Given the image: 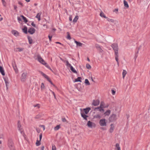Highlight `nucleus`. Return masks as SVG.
Instances as JSON below:
<instances>
[{
	"instance_id": "nucleus-1",
	"label": "nucleus",
	"mask_w": 150,
	"mask_h": 150,
	"mask_svg": "<svg viewBox=\"0 0 150 150\" xmlns=\"http://www.w3.org/2000/svg\"><path fill=\"white\" fill-rule=\"evenodd\" d=\"M111 47L114 51L115 59L116 62H117L118 66H119V54L118 53V47L117 44L116 43H114L112 45Z\"/></svg>"
},
{
	"instance_id": "nucleus-2",
	"label": "nucleus",
	"mask_w": 150,
	"mask_h": 150,
	"mask_svg": "<svg viewBox=\"0 0 150 150\" xmlns=\"http://www.w3.org/2000/svg\"><path fill=\"white\" fill-rule=\"evenodd\" d=\"M117 118V115L115 114H112L109 118V120L111 122L115 121Z\"/></svg>"
},
{
	"instance_id": "nucleus-3",
	"label": "nucleus",
	"mask_w": 150,
	"mask_h": 150,
	"mask_svg": "<svg viewBox=\"0 0 150 150\" xmlns=\"http://www.w3.org/2000/svg\"><path fill=\"white\" fill-rule=\"evenodd\" d=\"M87 125L88 127L91 128H95L96 126V124L94 122H91L90 121H88Z\"/></svg>"
},
{
	"instance_id": "nucleus-4",
	"label": "nucleus",
	"mask_w": 150,
	"mask_h": 150,
	"mask_svg": "<svg viewBox=\"0 0 150 150\" xmlns=\"http://www.w3.org/2000/svg\"><path fill=\"white\" fill-rule=\"evenodd\" d=\"M100 126L101 127H104L106 126L107 122L105 119H101L99 122Z\"/></svg>"
},
{
	"instance_id": "nucleus-5",
	"label": "nucleus",
	"mask_w": 150,
	"mask_h": 150,
	"mask_svg": "<svg viewBox=\"0 0 150 150\" xmlns=\"http://www.w3.org/2000/svg\"><path fill=\"white\" fill-rule=\"evenodd\" d=\"M27 72H23L22 74L21 78V81L22 82H24L25 81L27 76Z\"/></svg>"
},
{
	"instance_id": "nucleus-6",
	"label": "nucleus",
	"mask_w": 150,
	"mask_h": 150,
	"mask_svg": "<svg viewBox=\"0 0 150 150\" xmlns=\"http://www.w3.org/2000/svg\"><path fill=\"white\" fill-rule=\"evenodd\" d=\"M37 59L38 61L42 64L43 65L46 64V63L45 62L40 55H38L37 56Z\"/></svg>"
},
{
	"instance_id": "nucleus-7",
	"label": "nucleus",
	"mask_w": 150,
	"mask_h": 150,
	"mask_svg": "<svg viewBox=\"0 0 150 150\" xmlns=\"http://www.w3.org/2000/svg\"><path fill=\"white\" fill-rule=\"evenodd\" d=\"M18 128L19 130L20 131L21 133L22 134H23V136H24V133L23 132V129H22L21 128V125L20 124V121H18Z\"/></svg>"
},
{
	"instance_id": "nucleus-8",
	"label": "nucleus",
	"mask_w": 150,
	"mask_h": 150,
	"mask_svg": "<svg viewBox=\"0 0 150 150\" xmlns=\"http://www.w3.org/2000/svg\"><path fill=\"white\" fill-rule=\"evenodd\" d=\"M35 30L33 28H30L28 31V32L31 34H33L35 33Z\"/></svg>"
},
{
	"instance_id": "nucleus-9",
	"label": "nucleus",
	"mask_w": 150,
	"mask_h": 150,
	"mask_svg": "<svg viewBox=\"0 0 150 150\" xmlns=\"http://www.w3.org/2000/svg\"><path fill=\"white\" fill-rule=\"evenodd\" d=\"M100 101L98 100H93L92 105L95 106H96L99 105Z\"/></svg>"
},
{
	"instance_id": "nucleus-10",
	"label": "nucleus",
	"mask_w": 150,
	"mask_h": 150,
	"mask_svg": "<svg viewBox=\"0 0 150 150\" xmlns=\"http://www.w3.org/2000/svg\"><path fill=\"white\" fill-rule=\"evenodd\" d=\"M4 79L5 82L6 89L8 90V84H9L8 79L7 78H4Z\"/></svg>"
},
{
	"instance_id": "nucleus-11",
	"label": "nucleus",
	"mask_w": 150,
	"mask_h": 150,
	"mask_svg": "<svg viewBox=\"0 0 150 150\" xmlns=\"http://www.w3.org/2000/svg\"><path fill=\"white\" fill-rule=\"evenodd\" d=\"M102 117V115L100 113H98L94 116V118H95L100 119Z\"/></svg>"
},
{
	"instance_id": "nucleus-12",
	"label": "nucleus",
	"mask_w": 150,
	"mask_h": 150,
	"mask_svg": "<svg viewBox=\"0 0 150 150\" xmlns=\"http://www.w3.org/2000/svg\"><path fill=\"white\" fill-rule=\"evenodd\" d=\"M94 110H98V111L102 112H104V110L100 106L95 108Z\"/></svg>"
},
{
	"instance_id": "nucleus-13",
	"label": "nucleus",
	"mask_w": 150,
	"mask_h": 150,
	"mask_svg": "<svg viewBox=\"0 0 150 150\" xmlns=\"http://www.w3.org/2000/svg\"><path fill=\"white\" fill-rule=\"evenodd\" d=\"M12 33L15 36L17 37L19 35V33L15 30H13L12 31Z\"/></svg>"
},
{
	"instance_id": "nucleus-14",
	"label": "nucleus",
	"mask_w": 150,
	"mask_h": 150,
	"mask_svg": "<svg viewBox=\"0 0 150 150\" xmlns=\"http://www.w3.org/2000/svg\"><path fill=\"white\" fill-rule=\"evenodd\" d=\"M91 110V108L89 107H88L85 109H83V111L86 114H87Z\"/></svg>"
},
{
	"instance_id": "nucleus-15",
	"label": "nucleus",
	"mask_w": 150,
	"mask_h": 150,
	"mask_svg": "<svg viewBox=\"0 0 150 150\" xmlns=\"http://www.w3.org/2000/svg\"><path fill=\"white\" fill-rule=\"evenodd\" d=\"M96 47L97 48L98 50L100 52H102L103 50L100 47L98 44H96L95 45Z\"/></svg>"
},
{
	"instance_id": "nucleus-16",
	"label": "nucleus",
	"mask_w": 150,
	"mask_h": 150,
	"mask_svg": "<svg viewBox=\"0 0 150 150\" xmlns=\"http://www.w3.org/2000/svg\"><path fill=\"white\" fill-rule=\"evenodd\" d=\"M111 127L109 129V132L110 133H112L113 132L114 128V126L112 124L110 125Z\"/></svg>"
},
{
	"instance_id": "nucleus-17",
	"label": "nucleus",
	"mask_w": 150,
	"mask_h": 150,
	"mask_svg": "<svg viewBox=\"0 0 150 150\" xmlns=\"http://www.w3.org/2000/svg\"><path fill=\"white\" fill-rule=\"evenodd\" d=\"M81 115L83 119L84 120H87V117H88V116L86 115L84 113H81Z\"/></svg>"
},
{
	"instance_id": "nucleus-18",
	"label": "nucleus",
	"mask_w": 150,
	"mask_h": 150,
	"mask_svg": "<svg viewBox=\"0 0 150 150\" xmlns=\"http://www.w3.org/2000/svg\"><path fill=\"white\" fill-rule=\"evenodd\" d=\"M0 72L3 76L5 75V73L3 68L1 67H0Z\"/></svg>"
},
{
	"instance_id": "nucleus-19",
	"label": "nucleus",
	"mask_w": 150,
	"mask_h": 150,
	"mask_svg": "<svg viewBox=\"0 0 150 150\" xmlns=\"http://www.w3.org/2000/svg\"><path fill=\"white\" fill-rule=\"evenodd\" d=\"M15 64V62H14V64H12V65L13 67L14 68V69L16 72V73H17L18 72V69L16 67V66L15 64Z\"/></svg>"
},
{
	"instance_id": "nucleus-20",
	"label": "nucleus",
	"mask_w": 150,
	"mask_h": 150,
	"mask_svg": "<svg viewBox=\"0 0 150 150\" xmlns=\"http://www.w3.org/2000/svg\"><path fill=\"white\" fill-rule=\"evenodd\" d=\"M75 42L77 46L81 47L83 45V44L80 42H78L76 41H75Z\"/></svg>"
},
{
	"instance_id": "nucleus-21",
	"label": "nucleus",
	"mask_w": 150,
	"mask_h": 150,
	"mask_svg": "<svg viewBox=\"0 0 150 150\" xmlns=\"http://www.w3.org/2000/svg\"><path fill=\"white\" fill-rule=\"evenodd\" d=\"M70 69L74 73L77 74V71L73 67L71 66V67H70Z\"/></svg>"
},
{
	"instance_id": "nucleus-22",
	"label": "nucleus",
	"mask_w": 150,
	"mask_h": 150,
	"mask_svg": "<svg viewBox=\"0 0 150 150\" xmlns=\"http://www.w3.org/2000/svg\"><path fill=\"white\" fill-rule=\"evenodd\" d=\"M123 2L125 6L127 8H129V5L127 2L125 0H124Z\"/></svg>"
},
{
	"instance_id": "nucleus-23",
	"label": "nucleus",
	"mask_w": 150,
	"mask_h": 150,
	"mask_svg": "<svg viewBox=\"0 0 150 150\" xmlns=\"http://www.w3.org/2000/svg\"><path fill=\"white\" fill-rule=\"evenodd\" d=\"M20 17H21L24 20V22L25 23H26L28 22V21L27 19L25 17L21 15L20 16Z\"/></svg>"
},
{
	"instance_id": "nucleus-24",
	"label": "nucleus",
	"mask_w": 150,
	"mask_h": 150,
	"mask_svg": "<svg viewBox=\"0 0 150 150\" xmlns=\"http://www.w3.org/2000/svg\"><path fill=\"white\" fill-rule=\"evenodd\" d=\"M115 149H117V150H121L119 146V144L118 143L116 144L115 145Z\"/></svg>"
},
{
	"instance_id": "nucleus-25",
	"label": "nucleus",
	"mask_w": 150,
	"mask_h": 150,
	"mask_svg": "<svg viewBox=\"0 0 150 150\" xmlns=\"http://www.w3.org/2000/svg\"><path fill=\"white\" fill-rule=\"evenodd\" d=\"M110 110H107V111L104 113V114L105 116H108L110 114Z\"/></svg>"
},
{
	"instance_id": "nucleus-26",
	"label": "nucleus",
	"mask_w": 150,
	"mask_h": 150,
	"mask_svg": "<svg viewBox=\"0 0 150 150\" xmlns=\"http://www.w3.org/2000/svg\"><path fill=\"white\" fill-rule=\"evenodd\" d=\"M127 73V71L125 70H123V72H122V77L123 79L124 78Z\"/></svg>"
},
{
	"instance_id": "nucleus-27",
	"label": "nucleus",
	"mask_w": 150,
	"mask_h": 150,
	"mask_svg": "<svg viewBox=\"0 0 150 150\" xmlns=\"http://www.w3.org/2000/svg\"><path fill=\"white\" fill-rule=\"evenodd\" d=\"M81 77H79L77 78V79H76L74 81V82H81Z\"/></svg>"
},
{
	"instance_id": "nucleus-28",
	"label": "nucleus",
	"mask_w": 150,
	"mask_h": 150,
	"mask_svg": "<svg viewBox=\"0 0 150 150\" xmlns=\"http://www.w3.org/2000/svg\"><path fill=\"white\" fill-rule=\"evenodd\" d=\"M28 39L30 44H31L32 43L33 40L31 37L28 36Z\"/></svg>"
},
{
	"instance_id": "nucleus-29",
	"label": "nucleus",
	"mask_w": 150,
	"mask_h": 150,
	"mask_svg": "<svg viewBox=\"0 0 150 150\" xmlns=\"http://www.w3.org/2000/svg\"><path fill=\"white\" fill-rule=\"evenodd\" d=\"M23 32L25 34L27 33V28L26 27H25L23 28Z\"/></svg>"
},
{
	"instance_id": "nucleus-30",
	"label": "nucleus",
	"mask_w": 150,
	"mask_h": 150,
	"mask_svg": "<svg viewBox=\"0 0 150 150\" xmlns=\"http://www.w3.org/2000/svg\"><path fill=\"white\" fill-rule=\"evenodd\" d=\"M60 128V125H57L56 127H54V130L55 131H57Z\"/></svg>"
},
{
	"instance_id": "nucleus-31",
	"label": "nucleus",
	"mask_w": 150,
	"mask_h": 150,
	"mask_svg": "<svg viewBox=\"0 0 150 150\" xmlns=\"http://www.w3.org/2000/svg\"><path fill=\"white\" fill-rule=\"evenodd\" d=\"M100 16L101 17H104L105 18H108L107 17H106V16H105V15H104V13L103 12H101L100 13Z\"/></svg>"
},
{
	"instance_id": "nucleus-32",
	"label": "nucleus",
	"mask_w": 150,
	"mask_h": 150,
	"mask_svg": "<svg viewBox=\"0 0 150 150\" xmlns=\"http://www.w3.org/2000/svg\"><path fill=\"white\" fill-rule=\"evenodd\" d=\"M16 49L17 50H16V51H18V52H21L22 51H23V50L24 48H17Z\"/></svg>"
},
{
	"instance_id": "nucleus-33",
	"label": "nucleus",
	"mask_w": 150,
	"mask_h": 150,
	"mask_svg": "<svg viewBox=\"0 0 150 150\" xmlns=\"http://www.w3.org/2000/svg\"><path fill=\"white\" fill-rule=\"evenodd\" d=\"M41 74L44 76V77L46 78V79H48V78L49 77L47 76L45 74H44L42 72L40 71Z\"/></svg>"
},
{
	"instance_id": "nucleus-34",
	"label": "nucleus",
	"mask_w": 150,
	"mask_h": 150,
	"mask_svg": "<svg viewBox=\"0 0 150 150\" xmlns=\"http://www.w3.org/2000/svg\"><path fill=\"white\" fill-rule=\"evenodd\" d=\"M85 83L86 85H90L88 80L87 79L85 80Z\"/></svg>"
},
{
	"instance_id": "nucleus-35",
	"label": "nucleus",
	"mask_w": 150,
	"mask_h": 150,
	"mask_svg": "<svg viewBox=\"0 0 150 150\" xmlns=\"http://www.w3.org/2000/svg\"><path fill=\"white\" fill-rule=\"evenodd\" d=\"M78 19V16H76L73 20V22H76L77 20Z\"/></svg>"
},
{
	"instance_id": "nucleus-36",
	"label": "nucleus",
	"mask_w": 150,
	"mask_h": 150,
	"mask_svg": "<svg viewBox=\"0 0 150 150\" xmlns=\"http://www.w3.org/2000/svg\"><path fill=\"white\" fill-rule=\"evenodd\" d=\"M40 140L39 141L38 140H37L36 141V145L37 146H39L40 145Z\"/></svg>"
},
{
	"instance_id": "nucleus-37",
	"label": "nucleus",
	"mask_w": 150,
	"mask_h": 150,
	"mask_svg": "<svg viewBox=\"0 0 150 150\" xmlns=\"http://www.w3.org/2000/svg\"><path fill=\"white\" fill-rule=\"evenodd\" d=\"M47 79V80L52 85L54 86L55 87V88H57V87H56L53 84V83H52V82L50 80V79L48 77V79Z\"/></svg>"
},
{
	"instance_id": "nucleus-38",
	"label": "nucleus",
	"mask_w": 150,
	"mask_h": 150,
	"mask_svg": "<svg viewBox=\"0 0 150 150\" xmlns=\"http://www.w3.org/2000/svg\"><path fill=\"white\" fill-rule=\"evenodd\" d=\"M67 39L69 40H70L71 39V38L70 36L69 35V32H67Z\"/></svg>"
},
{
	"instance_id": "nucleus-39",
	"label": "nucleus",
	"mask_w": 150,
	"mask_h": 150,
	"mask_svg": "<svg viewBox=\"0 0 150 150\" xmlns=\"http://www.w3.org/2000/svg\"><path fill=\"white\" fill-rule=\"evenodd\" d=\"M86 68L88 69H90L91 68V66H90V65L89 64H86Z\"/></svg>"
},
{
	"instance_id": "nucleus-40",
	"label": "nucleus",
	"mask_w": 150,
	"mask_h": 150,
	"mask_svg": "<svg viewBox=\"0 0 150 150\" xmlns=\"http://www.w3.org/2000/svg\"><path fill=\"white\" fill-rule=\"evenodd\" d=\"M41 88L42 90H43L45 88V85L44 83H41Z\"/></svg>"
},
{
	"instance_id": "nucleus-41",
	"label": "nucleus",
	"mask_w": 150,
	"mask_h": 150,
	"mask_svg": "<svg viewBox=\"0 0 150 150\" xmlns=\"http://www.w3.org/2000/svg\"><path fill=\"white\" fill-rule=\"evenodd\" d=\"M65 62L66 63V65L67 66L69 67H71V65L70 64L68 61L67 60Z\"/></svg>"
},
{
	"instance_id": "nucleus-42",
	"label": "nucleus",
	"mask_w": 150,
	"mask_h": 150,
	"mask_svg": "<svg viewBox=\"0 0 150 150\" xmlns=\"http://www.w3.org/2000/svg\"><path fill=\"white\" fill-rule=\"evenodd\" d=\"M33 106L34 107H37L38 108H40V105L39 104H37L36 105H33Z\"/></svg>"
},
{
	"instance_id": "nucleus-43",
	"label": "nucleus",
	"mask_w": 150,
	"mask_h": 150,
	"mask_svg": "<svg viewBox=\"0 0 150 150\" xmlns=\"http://www.w3.org/2000/svg\"><path fill=\"white\" fill-rule=\"evenodd\" d=\"M107 18L108 21L109 22H111L112 23H114V20L112 19H111L108 18Z\"/></svg>"
},
{
	"instance_id": "nucleus-44",
	"label": "nucleus",
	"mask_w": 150,
	"mask_h": 150,
	"mask_svg": "<svg viewBox=\"0 0 150 150\" xmlns=\"http://www.w3.org/2000/svg\"><path fill=\"white\" fill-rule=\"evenodd\" d=\"M74 149H75L76 150H77V145L76 144H74Z\"/></svg>"
},
{
	"instance_id": "nucleus-45",
	"label": "nucleus",
	"mask_w": 150,
	"mask_h": 150,
	"mask_svg": "<svg viewBox=\"0 0 150 150\" xmlns=\"http://www.w3.org/2000/svg\"><path fill=\"white\" fill-rule=\"evenodd\" d=\"M45 66L48 68L51 71H52V70L51 69V68H50V67H49V66L46 63V65H45Z\"/></svg>"
},
{
	"instance_id": "nucleus-46",
	"label": "nucleus",
	"mask_w": 150,
	"mask_h": 150,
	"mask_svg": "<svg viewBox=\"0 0 150 150\" xmlns=\"http://www.w3.org/2000/svg\"><path fill=\"white\" fill-rule=\"evenodd\" d=\"M52 150H56V147L55 145H52Z\"/></svg>"
},
{
	"instance_id": "nucleus-47",
	"label": "nucleus",
	"mask_w": 150,
	"mask_h": 150,
	"mask_svg": "<svg viewBox=\"0 0 150 150\" xmlns=\"http://www.w3.org/2000/svg\"><path fill=\"white\" fill-rule=\"evenodd\" d=\"M2 1L3 4V5L4 6H5L6 5V2L4 0H2Z\"/></svg>"
},
{
	"instance_id": "nucleus-48",
	"label": "nucleus",
	"mask_w": 150,
	"mask_h": 150,
	"mask_svg": "<svg viewBox=\"0 0 150 150\" xmlns=\"http://www.w3.org/2000/svg\"><path fill=\"white\" fill-rule=\"evenodd\" d=\"M40 117H41V116L39 115H38L35 116V118H36V119H38V118H40Z\"/></svg>"
},
{
	"instance_id": "nucleus-49",
	"label": "nucleus",
	"mask_w": 150,
	"mask_h": 150,
	"mask_svg": "<svg viewBox=\"0 0 150 150\" xmlns=\"http://www.w3.org/2000/svg\"><path fill=\"white\" fill-rule=\"evenodd\" d=\"M100 107H101V108H104V105H103V103H101L100 104Z\"/></svg>"
},
{
	"instance_id": "nucleus-50",
	"label": "nucleus",
	"mask_w": 150,
	"mask_h": 150,
	"mask_svg": "<svg viewBox=\"0 0 150 150\" xmlns=\"http://www.w3.org/2000/svg\"><path fill=\"white\" fill-rule=\"evenodd\" d=\"M50 91L52 93H53L54 96V98H55V99H56V96H55V93H54V92H53V91H52V90H51L50 89Z\"/></svg>"
},
{
	"instance_id": "nucleus-51",
	"label": "nucleus",
	"mask_w": 150,
	"mask_h": 150,
	"mask_svg": "<svg viewBox=\"0 0 150 150\" xmlns=\"http://www.w3.org/2000/svg\"><path fill=\"white\" fill-rule=\"evenodd\" d=\"M39 137H40V141H41V140L42 138V133H40L39 135Z\"/></svg>"
},
{
	"instance_id": "nucleus-52",
	"label": "nucleus",
	"mask_w": 150,
	"mask_h": 150,
	"mask_svg": "<svg viewBox=\"0 0 150 150\" xmlns=\"http://www.w3.org/2000/svg\"><path fill=\"white\" fill-rule=\"evenodd\" d=\"M13 7H14V10H16V12L17 11V6H16L14 5L13 6Z\"/></svg>"
},
{
	"instance_id": "nucleus-53",
	"label": "nucleus",
	"mask_w": 150,
	"mask_h": 150,
	"mask_svg": "<svg viewBox=\"0 0 150 150\" xmlns=\"http://www.w3.org/2000/svg\"><path fill=\"white\" fill-rule=\"evenodd\" d=\"M112 93L113 95H114L115 93V91L113 90H112Z\"/></svg>"
},
{
	"instance_id": "nucleus-54",
	"label": "nucleus",
	"mask_w": 150,
	"mask_h": 150,
	"mask_svg": "<svg viewBox=\"0 0 150 150\" xmlns=\"http://www.w3.org/2000/svg\"><path fill=\"white\" fill-rule=\"evenodd\" d=\"M62 121L64 122H65L67 121L66 120L65 118H62Z\"/></svg>"
},
{
	"instance_id": "nucleus-55",
	"label": "nucleus",
	"mask_w": 150,
	"mask_h": 150,
	"mask_svg": "<svg viewBox=\"0 0 150 150\" xmlns=\"http://www.w3.org/2000/svg\"><path fill=\"white\" fill-rule=\"evenodd\" d=\"M17 19H18V21L19 22L21 21V18L20 17H17Z\"/></svg>"
},
{
	"instance_id": "nucleus-56",
	"label": "nucleus",
	"mask_w": 150,
	"mask_h": 150,
	"mask_svg": "<svg viewBox=\"0 0 150 150\" xmlns=\"http://www.w3.org/2000/svg\"><path fill=\"white\" fill-rule=\"evenodd\" d=\"M40 14L39 13H38L37 14L36 16H35V17L36 18H38L39 16H40Z\"/></svg>"
},
{
	"instance_id": "nucleus-57",
	"label": "nucleus",
	"mask_w": 150,
	"mask_h": 150,
	"mask_svg": "<svg viewBox=\"0 0 150 150\" xmlns=\"http://www.w3.org/2000/svg\"><path fill=\"white\" fill-rule=\"evenodd\" d=\"M8 142H9V143H10V144H11V146H12V140H11V139H9L8 140Z\"/></svg>"
},
{
	"instance_id": "nucleus-58",
	"label": "nucleus",
	"mask_w": 150,
	"mask_h": 150,
	"mask_svg": "<svg viewBox=\"0 0 150 150\" xmlns=\"http://www.w3.org/2000/svg\"><path fill=\"white\" fill-rule=\"evenodd\" d=\"M31 25H32V26L34 27H35V26H36V25H35L34 23L33 22H32L31 24Z\"/></svg>"
},
{
	"instance_id": "nucleus-59",
	"label": "nucleus",
	"mask_w": 150,
	"mask_h": 150,
	"mask_svg": "<svg viewBox=\"0 0 150 150\" xmlns=\"http://www.w3.org/2000/svg\"><path fill=\"white\" fill-rule=\"evenodd\" d=\"M36 131L38 133H40V129H37Z\"/></svg>"
},
{
	"instance_id": "nucleus-60",
	"label": "nucleus",
	"mask_w": 150,
	"mask_h": 150,
	"mask_svg": "<svg viewBox=\"0 0 150 150\" xmlns=\"http://www.w3.org/2000/svg\"><path fill=\"white\" fill-rule=\"evenodd\" d=\"M18 4H20V5H21V6H23V4L22 3H21V2H20V1L18 2Z\"/></svg>"
},
{
	"instance_id": "nucleus-61",
	"label": "nucleus",
	"mask_w": 150,
	"mask_h": 150,
	"mask_svg": "<svg viewBox=\"0 0 150 150\" xmlns=\"http://www.w3.org/2000/svg\"><path fill=\"white\" fill-rule=\"evenodd\" d=\"M48 38H49V39L50 40V41H51V39L52 38V36H50L49 35L48 36Z\"/></svg>"
},
{
	"instance_id": "nucleus-62",
	"label": "nucleus",
	"mask_w": 150,
	"mask_h": 150,
	"mask_svg": "<svg viewBox=\"0 0 150 150\" xmlns=\"http://www.w3.org/2000/svg\"><path fill=\"white\" fill-rule=\"evenodd\" d=\"M60 59L62 61H63V62H65V60H64V59H62L61 58V57H60Z\"/></svg>"
},
{
	"instance_id": "nucleus-63",
	"label": "nucleus",
	"mask_w": 150,
	"mask_h": 150,
	"mask_svg": "<svg viewBox=\"0 0 150 150\" xmlns=\"http://www.w3.org/2000/svg\"><path fill=\"white\" fill-rule=\"evenodd\" d=\"M44 146H42L41 147V150H44Z\"/></svg>"
},
{
	"instance_id": "nucleus-64",
	"label": "nucleus",
	"mask_w": 150,
	"mask_h": 150,
	"mask_svg": "<svg viewBox=\"0 0 150 150\" xmlns=\"http://www.w3.org/2000/svg\"><path fill=\"white\" fill-rule=\"evenodd\" d=\"M69 20H70V21H72V19L71 17H70V16L69 17Z\"/></svg>"
}]
</instances>
